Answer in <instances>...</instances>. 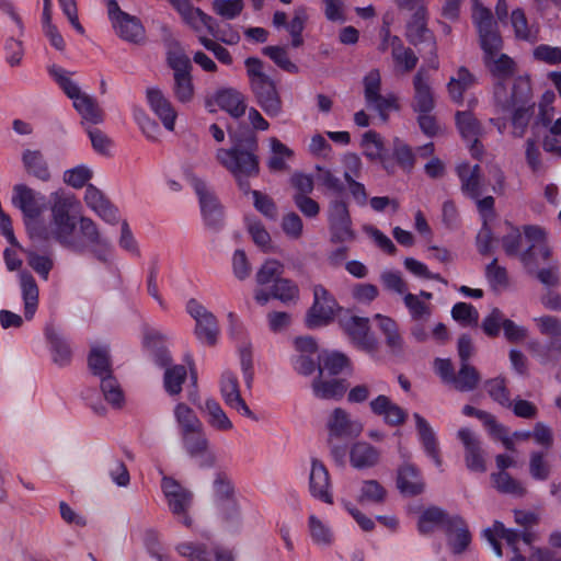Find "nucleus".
Returning a JSON list of instances; mask_svg holds the SVG:
<instances>
[{
  "mask_svg": "<svg viewBox=\"0 0 561 561\" xmlns=\"http://www.w3.org/2000/svg\"><path fill=\"white\" fill-rule=\"evenodd\" d=\"M230 148H219L216 160L236 180L239 188L248 194L251 192L249 179L260 174L259 138L255 131H229Z\"/></svg>",
  "mask_w": 561,
  "mask_h": 561,
  "instance_id": "nucleus-1",
  "label": "nucleus"
},
{
  "mask_svg": "<svg viewBox=\"0 0 561 561\" xmlns=\"http://www.w3.org/2000/svg\"><path fill=\"white\" fill-rule=\"evenodd\" d=\"M75 202L73 197L65 193H54L49 228L38 225L34 226L33 237L36 236L43 240L54 239L61 245L75 252L82 253L83 243L77 240L75 234L77 222L75 217L70 215Z\"/></svg>",
  "mask_w": 561,
  "mask_h": 561,
  "instance_id": "nucleus-2",
  "label": "nucleus"
},
{
  "mask_svg": "<svg viewBox=\"0 0 561 561\" xmlns=\"http://www.w3.org/2000/svg\"><path fill=\"white\" fill-rule=\"evenodd\" d=\"M325 427L330 455L337 466L344 467L350 443L362 434L363 424L346 410L335 408L328 415Z\"/></svg>",
  "mask_w": 561,
  "mask_h": 561,
  "instance_id": "nucleus-3",
  "label": "nucleus"
},
{
  "mask_svg": "<svg viewBox=\"0 0 561 561\" xmlns=\"http://www.w3.org/2000/svg\"><path fill=\"white\" fill-rule=\"evenodd\" d=\"M168 64L173 70L172 90L175 99L181 103L191 102L194 99V84L190 58L181 49H174L168 54Z\"/></svg>",
  "mask_w": 561,
  "mask_h": 561,
  "instance_id": "nucleus-4",
  "label": "nucleus"
},
{
  "mask_svg": "<svg viewBox=\"0 0 561 561\" xmlns=\"http://www.w3.org/2000/svg\"><path fill=\"white\" fill-rule=\"evenodd\" d=\"M188 182L198 196L201 211L206 227L210 230L219 231L224 226V210L214 191L205 181L194 174L188 175Z\"/></svg>",
  "mask_w": 561,
  "mask_h": 561,
  "instance_id": "nucleus-5",
  "label": "nucleus"
},
{
  "mask_svg": "<svg viewBox=\"0 0 561 561\" xmlns=\"http://www.w3.org/2000/svg\"><path fill=\"white\" fill-rule=\"evenodd\" d=\"M527 248L520 253V262L529 274L537 271L539 265L549 260L551 251L546 242V232L539 226L526 225L523 227Z\"/></svg>",
  "mask_w": 561,
  "mask_h": 561,
  "instance_id": "nucleus-6",
  "label": "nucleus"
},
{
  "mask_svg": "<svg viewBox=\"0 0 561 561\" xmlns=\"http://www.w3.org/2000/svg\"><path fill=\"white\" fill-rule=\"evenodd\" d=\"M45 197L25 184H16L13 187L12 204L18 207L25 220V225L33 237V227L37 226L36 219L45 209Z\"/></svg>",
  "mask_w": 561,
  "mask_h": 561,
  "instance_id": "nucleus-7",
  "label": "nucleus"
},
{
  "mask_svg": "<svg viewBox=\"0 0 561 561\" xmlns=\"http://www.w3.org/2000/svg\"><path fill=\"white\" fill-rule=\"evenodd\" d=\"M409 11L412 14L407 23L405 36L408 41L414 46L423 45L424 49L428 48V54L435 57L437 43L434 33L427 27V8Z\"/></svg>",
  "mask_w": 561,
  "mask_h": 561,
  "instance_id": "nucleus-8",
  "label": "nucleus"
},
{
  "mask_svg": "<svg viewBox=\"0 0 561 561\" xmlns=\"http://www.w3.org/2000/svg\"><path fill=\"white\" fill-rule=\"evenodd\" d=\"M186 311L196 322L194 332L197 339L208 346H214L219 334L216 317L194 298L187 301Z\"/></svg>",
  "mask_w": 561,
  "mask_h": 561,
  "instance_id": "nucleus-9",
  "label": "nucleus"
},
{
  "mask_svg": "<svg viewBox=\"0 0 561 561\" xmlns=\"http://www.w3.org/2000/svg\"><path fill=\"white\" fill-rule=\"evenodd\" d=\"M496 104L503 111L511 112L515 106L531 105V87L526 77L514 79L511 93L507 92L504 83L497 82L494 87Z\"/></svg>",
  "mask_w": 561,
  "mask_h": 561,
  "instance_id": "nucleus-10",
  "label": "nucleus"
},
{
  "mask_svg": "<svg viewBox=\"0 0 561 561\" xmlns=\"http://www.w3.org/2000/svg\"><path fill=\"white\" fill-rule=\"evenodd\" d=\"M107 13L116 33L124 41L139 44L144 39L145 30L140 21L122 11L115 0L107 1Z\"/></svg>",
  "mask_w": 561,
  "mask_h": 561,
  "instance_id": "nucleus-11",
  "label": "nucleus"
},
{
  "mask_svg": "<svg viewBox=\"0 0 561 561\" xmlns=\"http://www.w3.org/2000/svg\"><path fill=\"white\" fill-rule=\"evenodd\" d=\"M313 304L306 317V324L310 329L328 324L337 308V302L322 285L313 287Z\"/></svg>",
  "mask_w": 561,
  "mask_h": 561,
  "instance_id": "nucleus-12",
  "label": "nucleus"
},
{
  "mask_svg": "<svg viewBox=\"0 0 561 561\" xmlns=\"http://www.w3.org/2000/svg\"><path fill=\"white\" fill-rule=\"evenodd\" d=\"M162 490L168 500V505L171 512L181 517V522L190 527L192 519L186 515L192 505L193 493L182 486L178 481L172 478L164 477L162 479Z\"/></svg>",
  "mask_w": 561,
  "mask_h": 561,
  "instance_id": "nucleus-13",
  "label": "nucleus"
},
{
  "mask_svg": "<svg viewBox=\"0 0 561 561\" xmlns=\"http://www.w3.org/2000/svg\"><path fill=\"white\" fill-rule=\"evenodd\" d=\"M186 454L197 459L201 467L210 468L216 462V456L209 448V440L204 426L180 435Z\"/></svg>",
  "mask_w": 561,
  "mask_h": 561,
  "instance_id": "nucleus-14",
  "label": "nucleus"
},
{
  "mask_svg": "<svg viewBox=\"0 0 561 561\" xmlns=\"http://www.w3.org/2000/svg\"><path fill=\"white\" fill-rule=\"evenodd\" d=\"M329 222L333 242H347L355 238L352 220L345 202L334 199L329 206Z\"/></svg>",
  "mask_w": 561,
  "mask_h": 561,
  "instance_id": "nucleus-15",
  "label": "nucleus"
},
{
  "mask_svg": "<svg viewBox=\"0 0 561 561\" xmlns=\"http://www.w3.org/2000/svg\"><path fill=\"white\" fill-rule=\"evenodd\" d=\"M343 329L351 341L360 350L374 353L378 348V341L370 333L369 319L352 316L342 321Z\"/></svg>",
  "mask_w": 561,
  "mask_h": 561,
  "instance_id": "nucleus-16",
  "label": "nucleus"
},
{
  "mask_svg": "<svg viewBox=\"0 0 561 561\" xmlns=\"http://www.w3.org/2000/svg\"><path fill=\"white\" fill-rule=\"evenodd\" d=\"M251 90L260 107L271 117L278 116L283 111V103L274 81L268 77L251 84Z\"/></svg>",
  "mask_w": 561,
  "mask_h": 561,
  "instance_id": "nucleus-17",
  "label": "nucleus"
},
{
  "mask_svg": "<svg viewBox=\"0 0 561 561\" xmlns=\"http://www.w3.org/2000/svg\"><path fill=\"white\" fill-rule=\"evenodd\" d=\"M220 393L230 409H234L242 415L256 420L254 413L250 410L243 398L241 397L239 381L234 374L225 371L220 378Z\"/></svg>",
  "mask_w": 561,
  "mask_h": 561,
  "instance_id": "nucleus-18",
  "label": "nucleus"
},
{
  "mask_svg": "<svg viewBox=\"0 0 561 561\" xmlns=\"http://www.w3.org/2000/svg\"><path fill=\"white\" fill-rule=\"evenodd\" d=\"M458 438L465 447V462L470 471L484 472L486 470L485 459L481 443L469 428H460Z\"/></svg>",
  "mask_w": 561,
  "mask_h": 561,
  "instance_id": "nucleus-19",
  "label": "nucleus"
},
{
  "mask_svg": "<svg viewBox=\"0 0 561 561\" xmlns=\"http://www.w3.org/2000/svg\"><path fill=\"white\" fill-rule=\"evenodd\" d=\"M369 408L375 415L382 417L389 426L403 425L408 420V412L385 394H379L373 399L369 402Z\"/></svg>",
  "mask_w": 561,
  "mask_h": 561,
  "instance_id": "nucleus-20",
  "label": "nucleus"
},
{
  "mask_svg": "<svg viewBox=\"0 0 561 561\" xmlns=\"http://www.w3.org/2000/svg\"><path fill=\"white\" fill-rule=\"evenodd\" d=\"M413 89L412 108L414 112H432L435 107V98L430 85V78L423 68L419 69L413 78Z\"/></svg>",
  "mask_w": 561,
  "mask_h": 561,
  "instance_id": "nucleus-21",
  "label": "nucleus"
},
{
  "mask_svg": "<svg viewBox=\"0 0 561 561\" xmlns=\"http://www.w3.org/2000/svg\"><path fill=\"white\" fill-rule=\"evenodd\" d=\"M309 490L312 496L332 504L333 499L330 492V474L324 463L317 459H311V470L309 474Z\"/></svg>",
  "mask_w": 561,
  "mask_h": 561,
  "instance_id": "nucleus-22",
  "label": "nucleus"
},
{
  "mask_svg": "<svg viewBox=\"0 0 561 561\" xmlns=\"http://www.w3.org/2000/svg\"><path fill=\"white\" fill-rule=\"evenodd\" d=\"M176 550L188 561H211V553L216 561H233L231 552L218 546L209 550L204 543L182 542L176 547Z\"/></svg>",
  "mask_w": 561,
  "mask_h": 561,
  "instance_id": "nucleus-23",
  "label": "nucleus"
},
{
  "mask_svg": "<svg viewBox=\"0 0 561 561\" xmlns=\"http://www.w3.org/2000/svg\"><path fill=\"white\" fill-rule=\"evenodd\" d=\"M445 535L447 536V543L455 554L465 552L471 542L469 527L460 515H454L453 518L448 520Z\"/></svg>",
  "mask_w": 561,
  "mask_h": 561,
  "instance_id": "nucleus-24",
  "label": "nucleus"
},
{
  "mask_svg": "<svg viewBox=\"0 0 561 561\" xmlns=\"http://www.w3.org/2000/svg\"><path fill=\"white\" fill-rule=\"evenodd\" d=\"M348 383L345 379L318 375L311 383L313 394L322 400H341Z\"/></svg>",
  "mask_w": 561,
  "mask_h": 561,
  "instance_id": "nucleus-25",
  "label": "nucleus"
},
{
  "mask_svg": "<svg viewBox=\"0 0 561 561\" xmlns=\"http://www.w3.org/2000/svg\"><path fill=\"white\" fill-rule=\"evenodd\" d=\"M482 61L488 72L496 80V83H504L505 80L515 75L517 69L516 62L502 51L482 56Z\"/></svg>",
  "mask_w": 561,
  "mask_h": 561,
  "instance_id": "nucleus-26",
  "label": "nucleus"
},
{
  "mask_svg": "<svg viewBox=\"0 0 561 561\" xmlns=\"http://www.w3.org/2000/svg\"><path fill=\"white\" fill-rule=\"evenodd\" d=\"M147 99L151 110L161 119L163 126L168 130H173L176 112L173 108L171 102L158 89H148Z\"/></svg>",
  "mask_w": 561,
  "mask_h": 561,
  "instance_id": "nucleus-27",
  "label": "nucleus"
},
{
  "mask_svg": "<svg viewBox=\"0 0 561 561\" xmlns=\"http://www.w3.org/2000/svg\"><path fill=\"white\" fill-rule=\"evenodd\" d=\"M413 417L415 420L417 434L425 453L434 460L436 466H440L442 458L439 455V447L433 428L431 427L430 423L419 413H414Z\"/></svg>",
  "mask_w": 561,
  "mask_h": 561,
  "instance_id": "nucleus-28",
  "label": "nucleus"
},
{
  "mask_svg": "<svg viewBox=\"0 0 561 561\" xmlns=\"http://www.w3.org/2000/svg\"><path fill=\"white\" fill-rule=\"evenodd\" d=\"M20 285L22 298L24 301V317L32 320L38 306V286L31 273L23 271L20 273Z\"/></svg>",
  "mask_w": 561,
  "mask_h": 561,
  "instance_id": "nucleus-29",
  "label": "nucleus"
},
{
  "mask_svg": "<svg viewBox=\"0 0 561 561\" xmlns=\"http://www.w3.org/2000/svg\"><path fill=\"white\" fill-rule=\"evenodd\" d=\"M22 163L28 175L43 182L49 181V167L41 150H24L22 153Z\"/></svg>",
  "mask_w": 561,
  "mask_h": 561,
  "instance_id": "nucleus-30",
  "label": "nucleus"
},
{
  "mask_svg": "<svg viewBox=\"0 0 561 561\" xmlns=\"http://www.w3.org/2000/svg\"><path fill=\"white\" fill-rule=\"evenodd\" d=\"M397 485L401 493L412 496L421 494L424 490L419 470L410 463L399 468Z\"/></svg>",
  "mask_w": 561,
  "mask_h": 561,
  "instance_id": "nucleus-31",
  "label": "nucleus"
},
{
  "mask_svg": "<svg viewBox=\"0 0 561 561\" xmlns=\"http://www.w3.org/2000/svg\"><path fill=\"white\" fill-rule=\"evenodd\" d=\"M215 101L221 110L226 111L234 118L243 116L247 111L243 95L234 89L218 91Z\"/></svg>",
  "mask_w": 561,
  "mask_h": 561,
  "instance_id": "nucleus-32",
  "label": "nucleus"
},
{
  "mask_svg": "<svg viewBox=\"0 0 561 561\" xmlns=\"http://www.w3.org/2000/svg\"><path fill=\"white\" fill-rule=\"evenodd\" d=\"M45 335L49 342L53 360L59 366H66L71 360V348L67 340L53 327L47 325Z\"/></svg>",
  "mask_w": 561,
  "mask_h": 561,
  "instance_id": "nucleus-33",
  "label": "nucleus"
},
{
  "mask_svg": "<svg viewBox=\"0 0 561 561\" xmlns=\"http://www.w3.org/2000/svg\"><path fill=\"white\" fill-rule=\"evenodd\" d=\"M88 367L100 379L106 375H112V359L108 347L101 345L92 346L88 356Z\"/></svg>",
  "mask_w": 561,
  "mask_h": 561,
  "instance_id": "nucleus-34",
  "label": "nucleus"
},
{
  "mask_svg": "<svg viewBox=\"0 0 561 561\" xmlns=\"http://www.w3.org/2000/svg\"><path fill=\"white\" fill-rule=\"evenodd\" d=\"M451 518L453 516L443 508L438 506H431L420 515L417 528L423 535L433 533L435 527L438 526L443 527L445 530L448 526V520Z\"/></svg>",
  "mask_w": 561,
  "mask_h": 561,
  "instance_id": "nucleus-35",
  "label": "nucleus"
},
{
  "mask_svg": "<svg viewBox=\"0 0 561 561\" xmlns=\"http://www.w3.org/2000/svg\"><path fill=\"white\" fill-rule=\"evenodd\" d=\"M201 410L205 414L206 421L210 427L216 431L227 432L232 430L233 424L224 411L221 405L215 399H207Z\"/></svg>",
  "mask_w": 561,
  "mask_h": 561,
  "instance_id": "nucleus-36",
  "label": "nucleus"
},
{
  "mask_svg": "<svg viewBox=\"0 0 561 561\" xmlns=\"http://www.w3.org/2000/svg\"><path fill=\"white\" fill-rule=\"evenodd\" d=\"M350 459L357 469L374 467L379 460V451L366 442H358L350 449Z\"/></svg>",
  "mask_w": 561,
  "mask_h": 561,
  "instance_id": "nucleus-37",
  "label": "nucleus"
},
{
  "mask_svg": "<svg viewBox=\"0 0 561 561\" xmlns=\"http://www.w3.org/2000/svg\"><path fill=\"white\" fill-rule=\"evenodd\" d=\"M480 381L481 376L477 368L469 363H462L451 383L460 392H470L478 387Z\"/></svg>",
  "mask_w": 561,
  "mask_h": 561,
  "instance_id": "nucleus-38",
  "label": "nucleus"
},
{
  "mask_svg": "<svg viewBox=\"0 0 561 561\" xmlns=\"http://www.w3.org/2000/svg\"><path fill=\"white\" fill-rule=\"evenodd\" d=\"M271 157L267 160V167L272 172H282L288 169L287 160L294 157V151L284 145L276 137L270 139Z\"/></svg>",
  "mask_w": 561,
  "mask_h": 561,
  "instance_id": "nucleus-39",
  "label": "nucleus"
},
{
  "mask_svg": "<svg viewBox=\"0 0 561 561\" xmlns=\"http://www.w3.org/2000/svg\"><path fill=\"white\" fill-rule=\"evenodd\" d=\"M76 237L78 241L83 243V251L89 245H100L105 248L108 244L107 240L102 238L95 222L88 217L80 218L79 234H76Z\"/></svg>",
  "mask_w": 561,
  "mask_h": 561,
  "instance_id": "nucleus-40",
  "label": "nucleus"
},
{
  "mask_svg": "<svg viewBox=\"0 0 561 561\" xmlns=\"http://www.w3.org/2000/svg\"><path fill=\"white\" fill-rule=\"evenodd\" d=\"M375 319L379 322V329L386 336V344L392 353H400L403 348V340L399 333L397 322L386 316L377 313Z\"/></svg>",
  "mask_w": 561,
  "mask_h": 561,
  "instance_id": "nucleus-41",
  "label": "nucleus"
},
{
  "mask_svg": "<svg viewBox=\"0 0 561 561\" xmlns=\"http://www.w3.org/2000/svg\"><path fill=\"white\" fill-rule=\"evenodd\" d=\"M391 47L392 58L394 62L402 68V71L410 72L416 67L419 60L417 56L411 48L404 47L398 36L391 37Z\"/></svg>",
  "mask_w": 561,
  "mask_h": 561,
  "instance_id": "nucleus-42",
  "label": "nucleus"
},
{
  "mask_svg": "<svg viewBox=\"0 0 561 561\" xmlns=\"http://www.w3.org/2000/svg\"><path fill=\"white\" fill-rule=\"evenodd\" d=\"M271 295L285 305L296 304L299 299V287L289 278H276Z\"/></svg>",
  "mask_w": 561,
  "mask_h": 561,
  "instance_id": "nucleus-43",
  "label": "nucleus"
},
{
  "mask_svg": "<svg viewBox=\"0 0 561 561\" xmlns=\"http://www.w3.org/2000/svg\"><path fill=\"white\" fill-rule=\"evenodd\" d=\"M75 108L81 115L82 119L90 124H100L103 122V111L100 108L95 99L84 94L73 103Z\"/></svg>",
  "mask_w": 561,
  "mask_h": 561,
  "instance_id": "nucleus-44",
  "label": "nucleus"
},
{
  "mask_svg": "<svg viewBox=\"0 0 561 561\" xmlns=\"http://www.w3.org/2000/svg\"><path fill=\"white\" fill-rule=\"evenodd\" d=\"M456 124L462 138L468 141L479 138L483 134L481 123L473 116L471 112H457Z\"/></svg>",
  "mask_w": 561,
  "mask_h": 561,
  "instance_id": "nucleus-45",
  "label": "nucleus"
},
{
  "mask_svg": "<svg viewBox=\"0 0 561 561\" xmlns=\"http://www.w3.org/2000/svg\"><path fill=\"white\" fill-rule=\"evenodd\" d=\"M348 365V358L341 353H325L318 363V375L334 377Z\"/></svg>",
  "mask_w": 561,
  "mask_h": 561,
  "instance_id": "nucleus-46",
  "label": "nucleus"
},
{
  "mask_svg": "<svg viewBox=\"0 0 561 561\" xmlns=\"http://www.w3.org/2000/svg\"><path fill=\"white\" fill-rule=\"evenodd\" d=\"M484 388L489 397L504 408L512 407L511 392L507 388V382L504 377H495L485 380Z\"/></svg>",
  "mask_w": 561,
  "mask_h": 561,
  "instance_id": "nucleus-47",
  "label": "nucleus"
},
{
  "mask_svg": "<svg viewBox=\"0 0 561 561\" xmlns=\"http://www.w3.org/2000/svg\"><path fill=\"white\" fill-rule=\"evenodd\" d=\"M174 416L179 426L180 435L204 426L196 413L185 403H179L175 405Z\"/></svg>",
  "mask_w": 561,
  "mask_h": 561,
  "instance_id": "nucleus-48",
  "label": "nucleus"
},
{
  "mask_svg": "<svg viewBox=\"0 0 561 561\" xmlns=\"http://www.w3.org/2000/svg\"><path fill=\"white\" fill-rule=\"evenodd\" d=\"M100 388L104 399L114 408H121L124 402L123 390L114 377V375H106L100 379Z\"/></svg>",
  "mask_w": 561,
  "mask_h": 561,
  "instance_id": "nucleus-49",
  "label": "nucleus"
},
{
  "mask_svg": "<svg viewBox=\"0 0 561 561\" xmlns=\"http://www.w3.org/2000/svg\"><path fill=\"white\" fill-rule=\"evenodd\" d=\"M491 479L493 480V484L496 490L502 493L515 496H524L526 494V489L522 485V483L514 479L506 471L492 473Z\"/></svg>",
  "mask_w": 561,
  "mask_h": 561,
  "instance_id": "nucleus-50",
  "label": "nucleus"
},
{
  "mask_svg": "<svg viewBox=\"0 0 561 561\" xmlns=\"http://www.w3.org/2000/svg\"><path fill=\"white\" fill-rule=\"evenodd\" d=\"M478 35L483 56H490L502 51L504 43L497 26L479 31Z\"/></svg>",
  "mask_w": 561,
  "mask_h": 561,
  "instance_id": "nucleus-51",
  "label": "nucleus"
},
{
  "mask_svg": "<svg viewBox=\"0 0 561 561\" xmlns=\"http://www.w3.org/2000/svg\"><path fill=\"white\" fill-rule=\"evenodd\" d=\"M187 376L186 368L183 365L168 367L164 371L163 383L165 391L170 396H176L182 391V385Z\"/></svg>",
  "mask_w": 561,
  "mask_h": 561,
  "instance_id": "nucleus-52",
  "label": "nucleus"
},
{
  "mask_svg": "<svg viewBox=\"0 0 561 561\" xmlns=\"http://www.w3.org/2000/svg\"><path fill=\"white\" fill-rule=\"evenodd\" d=\"M386 497L387 491L377 480H366L362 484L358 502L382 504Z\"/></svg>",
  "mask_w": 561,
  "mask_h": 561,
  "instance_id": "nucleus-53",
  "label": "nucleus"
},
{
  "mask_svg": "<svg viewBox=\"0 0 561 561\" xmlns=\"http://www.w3.org/2000/svg\"><path fill=\"white\" fill-rule=\"evenodd\" d=\"M511 23L517 38L530 43H535L537 41V31L528 26L525 12L522 9H516L512 12Z\"/></svg>",
  "mask_w": 561,
  "mask_h": 561,
  "instance_id": "nucleus-54",
  "label": "nucleus"
},
{
  "mask_svg": "<svg viewBox=\"0 0 561 561\" xmlns=\"http://www.w3.org/2000/svg\"><path fill=\"white\" fill-rule=\"evenodd\" d=\"M412 321L428 320L432 316V307L422 301L419 296L407 293L403 297Z\"/></svg>",
  "mask_w": 561,
  "mask_h": 561,
  "instance_id": "nucleus-55",
  "label": "nucleus"
},
{
  "mask_svg": "<svg viewBox=\"0 0 561 561\" xmlns=\"http://www.w3.org/2000/svg\"><path fill=\"white\" fill-rule=\"evenodd\" d=\"M262 53L270 57L275 62V65L284 71L289 73H297L299 71L298 66L289 59L285 47L266 46L262 49Z\"/></svg>",
  "mask_w": 561,
  "mask_h": 561,
  "instance_id": "nucleus-56",
  "label": "nucleus"
},
{
  "mask_svg": "<svg viewBox=\"0 0 561 561\" xmlns=\"http://www.w3.org/2000/svg\"><path fill=\"white\" fill-rule=\"evenodd\" d=\"M248 232L253 242L265 253L273 252L272 239L263 224L259 220L248 221Z\"/></svg>",
  "mask_w": 561,
  "mask_h": 561,
  "instance_id": "nucleus-57",
  "label": "nucleus"
},
{
  "mask_svg": "<svg viewBox=\"0 0 561 561\" xmlns=\"http://www.w3.org/2000/svg\"><path fill=\"white\" fill-rule=\"evenodd\" d=\"M283 273L284 265L277 260L270 259L259 268L255 279L259 285H266L271 282L275 283L276 278H282Z\"/></svg>",
  "mask_w": 561,
  "mask_h": 561,
  "instance_id": "nucleus-58",
  "label": "nucleus"
},
{
  "mask_svg": "<svg viewBox=\"0 0 561 561\" xmlns=\"http://www.w3.org/2000/svg\"><path fill=\"white\" fill-rule=\"evenodd\" d=\"M49 72L58 82L66 95L73 101V103L76 100L78 101V99L85 94L81 91L79 85L66 75L62 69L53 67Z\"/></svg>",
  "mask_w": 561,
  "mask_h": 561,
  "instance_id": "nucleus-59",
  "label": "nucleus"
},
{
  "mask_svg": "<svg viewBox=\"0 0 561 561\" xmlns=\"http://www.w3.org/2000/svg\"><path fill=\"white\" fill-rule=\"evenodd\" d=\"M451 317L462 325L477 327L479 321V312L472 305L467 302H457L454 305Z\"/></svg>",
  "mask_w": 561,
  "mask_h": 561,
  "instance_id": "nucleus-60",
  "label": "nucleus"
},
{
  "mask_svg": "<svg viewBox=\"0 0 561 561\" xmlns=\"http://www.w3.org/2000/svg\"><path fill=\"white\" fill-rule=\"evenodd\" d=\"M309 529L311 538L317 545L330 546L333 542L331 529L314 515L309 517Z\"/></svg>",
  "mask_w": 561,
  "mask_h": 561,
  "instance_id": "nucleus-61",
  "label": "nucleus"
},
{
  "mask_svg": "<svg viewBox=\"0 0 561 561\" xmlns=\"http://www.w3.org/2000/svg\"><path fill=\"white\" fill-rule=\"evenodd\" d=\"M535 103H531V105L528 106H515L513 111L512 116V124L514 127L513 135L515 137H523L526 127L529 123V118L533 114Z\"/></svg>",
  "mask_w": 561,
  "mask_h": 561,
  "instance_id": "nucleus-62",
  "label": "nucleus"
},
{
  "mask_svg": "<svg viewBox=\"0 0 561 561\" xmlns=\"http://www.w3.org/2000/svg\"><path fill=\"white\" fill-rule=\"evenodd\" d=\"M214 496L217 504L233 497V486L225 472H217L213 483Z\"/></svg>",
  "mask_w": 561,
  "mask_h": 561,
  "instance_id": "nucleus-63",
  "label": "nucleus"
},
{
  "mask_svg": "<svg viewBox=\"0 0 561 561\" xmlns=\"http://www.w3.org/2000/svg\"><path fill=\"white\" fill-rule=\"evenodd\" d=\"M523 240L520 230L516 227H511L510 232L502 238V247L506 255L520 257V253L524 252L522 249Z\"/></svg>",
  "mask_w": 561,
  "mask_h": 561,
  "instance_id": "nucleus-64",
  "label": "nucleus"
}]
</instances>
